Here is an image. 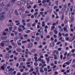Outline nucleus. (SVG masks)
<instances>
[{
  "mask_svg": "<svg viewBox=\"0 0 75 75\" xmlns=\"http://www.w3.org/2000/svg\"><path fill=\"white\" fill-rule=\"evenodd\" d=\"M30 20H31L30 19H27L26 20V22H27V23H28V22H29V21H30Z\"/></svg>",
  "mask_w": 75,
  "mask_h": 75,
  "instance_id": "obj_57",
  "label": "nucleus"
},
{
  "mask_svg": "<svg viewBox=\"0 0 75 75\" xmlns=\"http://www.w3.org/2000/svg\"><path fill=\"white\" fill-rule=\"evenodd\" d=\"M16 51H17V52H20L21 51V49L18 48L17 49Z\"/></svg>",
  "mask_w": 75,
  "mask_h": 75,
  "instance_id": "obj_28",
  "label": "nucleus"
},
{
  "mask_svg": "<svg viewBox=\"0 0 75 75\" xmlns=\"http://www.w3.org/2000/svg\"><path fill=\"white\" fill-rule=\"evenodd\" d=\"M21 10L22 12H24V11H25V8L23 6H22L21 7Z\"/></svg>",
  "mask_w": 75,
  "mask_h": 75,
  "instance_id": "obj_9",
  "label": "nucleus"
},
{
  "mask_svg": "<svg viewBox=\"0 0 75 75\" xmlns=\"http://www.w3.org/2000/svg\"><path fill=\"white\" fill-rule=\"evenodd\" d=\"M68 23V20H65L64 22V24H67Z\"/></svg>",
  "mask_w": 75,
  "mask_h": 75,
  "instance_id": "obj_50",
  "label": "nucleus"
},
{
  "mask_svg": "<svg viewBox=\"0 0 75 75\" xmlns=\"http://www.w3.org/2000/svg\"><path fill=\"white\" fill-rule=\"evenodd\" d=\"M35 51H36V50H35V49H34L32 50V51H31L32 52H35Z\"/></svg>",
  "mask_w": 75,
  "mask_h": 75,
  "instance_id": "obj_38",
  "label": "nucleus"
},
{
  "mask_svg": "<svg viewBox=\"0 0 75 75\" xmlns=\"http://www.w3.org/2000/svg\"><path fill=\"white\" fill-rule=\"evenodd\" d=\"M9 57V54H6V58H8Z\"/></svg>",
  "mask_w": 75,
  "mask_h": 75,
  "instance_id": "obj_51",
  "label": "nucleus"
},
{
  "mask_svg": "<svg viewBox=\"0 0 75 75\" xmlns=\"http://www.w3.org/2000/svg\"><path fill=\"white\" fill-rule=\"evenodd\" d=\"M6 6L7 7H9L11 6V4H8L6 5Z\"/></svg>",
  "mask_w": 75,
  "mask_h": 75,
  "instance_id": "obj_23",
  "label": "nucleus"
},
{
  "mask_svg": "<svg viewBox=\"0 0 75 75\" xmlns=\"http://www.w3.org/2000/svg\"><path fill=\"white\" fill-rule=\"evenodd\" d=\"M47 66V64H45L42 65V67H40V68H42V69H44V67H45Z\"/></svg>",
  "mask_w": 75,
  "mask_h": 75,
  "instance_id": "obj_10",
  "label": "nucleus"
},
{
  "mask_svg": "<svg viewBox=\"0 0 75 75\" xmlns=\"http://www.w3.org/2000/svg\"><path fill=\"white\" fill-rule=\"evenodd\" d=\"M4 72L5 74H8V71H7L6 70H5L4 71Z\"/></svg>",
  "mask_w": 75,
  "mask_h": 75,
  "instance_id": "obj_29",
  "label": "nucleus"
},
{
  "mask_svg": "<svg viewBox=\"0 0 75 75\" xmlns=\"http://www.w3.org/2000/svg\"><path fill=\"white\" fill-rule=\"evenodd\" d=\"M15 1H16V0H12V1H11V2L12 3H14Z\"/></svg>",
  "mask_w": 75,
  "mask_h": 75,
  "instance_id": "obj_46",
  "label": "nucleus"
},
{
  "mask_svg": "<svg viewBox=\"0 0 75 75\" xmlns=\"http://www.w3.org/2000/svg\"><path fill=\"white\" fill-rule=\"evenodd\" d=\"M12 28H13V27H11L9 28V30L10 31H11L12 30Z\"/></svg>",
  "mask_w": 75,
  "mask_h": 75,
  "instance_id": "obj_54",
  "label": "nucleus"
},
{
  "mask_svg": "<svg viewBox=\"0 0 75 75\" xmlns=\"http://www.w3.org/2000/svg\"><path fill=\"white\" fill-rule=\"evenodd\" d=\"M4 11H8V8H5L4 9Z\"/></svg>",
  "mask_w": 75,
  "mask_h": 75,
  "instance_id": "obj_42",
  "label": "nucleus"
},
{
  "mask_svg": "<svg viewBox=\"0 0 75 75\" xmlns=\"http://www.w3.org/2000/svg\"><path fill=\"white\" fill-rule=\"evenodd\" d=\"M40 72H42V73H43V72H44V71H43V69H40Z\"/></svg>",
  "mask_w": 75,
  "mask_h": 75,
  "instance_id": "obj_26",
  "label": "nucleus"
},
{
  "mask_svg": "<svg viewBox=\"0 0 75 75\" xmlns=\"http://www.w3.org/2000/svg\"><path fill=\"white\" fill-rule=\"evenodd\" d=\"M25 50L26 51L25 52V54L26 55L28 54V53H29V51H28V49H25Z\"/></svg>",
  "mask_w": 75,
  "mask_h": 75,
  "instance_id": "obj_8",
  "label": "nucleus"
},
{
  "mask_svg": "<svg viewBox=\"0 0 75 75\" xmlns=\"http://www.w3.org/2000/svg\"><path fill=\"white\" fill-rule=\"evenodd\" d=\"M7 36H1V39L2 40H6L7 39Z\"/></svg>",
  "mask_w": 75,
  "mask_h": 75,
  "instance_id": "obj_4",
  "label": "nucleus"
},
{
  "mask_svg": "<svg viewBox=\"0 0 75 75\" xmlns=\"http://www.w3.org/2000/svg\"><path fill=\"white\" fill-rule=\"evenodd\" d=\"M60 44H61V42H58L57 43V45H59Z\"/></svg>",
  "mask_w": 75,
  "mask_h": 75,
  "instance_id": "obj_45",
  "label": "nucleus"
},
{
  "mask_svg": "<svg viewBox=\"0 0 75 75\" xmlns=\"http://www.w3.org/2000/svg\"><path fill=\"white\" fill-rule=\"evenodd\" d=\"M6 65V64H4L3 66L1 67V68H2L3 70H4V67Z\"/></svg>",
  "mask_w": 75,
  "mask_h": 75,
  "instance_id": "obj_15",
  "label": "nucleus"
},
{
  "mask_svg": "<svg viewBox=\"0 0 75 75\" xmlns=\"http://www.w3.org/2000/svg\"><path fill=\"white\" fill-rule=\"evenodd\" d=\"M14 59L15 60V61H16V60H17V57H14Z\"/></svg>",
  "mask_w": 75,
  "mask_h": 75,
  "instance_id": "obj_61",
  "label": "nucleus"
},
{
  "mask_svg": "<svg viewBox=\"0 0 75 75\" xmlns=\"http://www.w3.org/2000/svg\"><path fill=\"white\" fill-rule=\"evenodd\" d=\"M11 45L13 46H15V43L14 42H12L11 43Z\"/></svg>",
  "mask_w": 75,
  "mask_h": 75,
  "instance_id": "obj_48",
  "label": "nucleus"
},
{
  "mask_svg": "<svg viewBox=\"0 0 75 75\" xmlns=\"http://www.w3.org/2000/svg\"><path fill=\"white\" fill-rule=\"evenodd\" d=\"M17 44L19 46H20V45H21V42H18V41H17Z\"/></svg>",
  "mask_w": 75,
  "mask_h": 75,
  "instance_id": "obj_36",
  "label": "nucleus"
},
{
  "mask_svg": "<svg viewBox=\"0 0 75 75\" xmlns=\"http://www.w3.org/2000/svg\"><path fill=\"white\" fill-rule=\"evenodd\" d=\"M6 14V13L5 12H2L0 13V16H1L0 17L1 20H3L5 16L3 15V14Z\"/></svg>",
  "mask_w": 75,
  "mask_h": 75,
  "instance_id": "obj_1",
  "label": "nucleus"
},
{
  "mask_svg": "<svg viewBox=\"0 0 75 75\" xmlns=\"http://www.w3.org/2000/svg\"><path fill=\"white\" fill-rule=\"evenodd\" d=\"M17 4L18 6H20L21 4V2L18 1L17 3Z\"/></svg>",
  "mask_w": 75,
  "mask_h": 75,
  "instance_id": "obj_11",
  "label": "nucleus"
},
{
  "mask_svg": "<svg viewBox=\"0 0 75 75\" xmlns=\"http://www.w3.org/2000/svg\"><path fill=\"white\" fill-rule=\"evenodd\" d=\"M13 11H14L13 10H12L10 11L9 13V14H12L13 13Z\"/></svg>",
  "mask_w": 75,
  "mask_h": 75,
  "instance_id": "obj_22",
  "label": "nucleus"
},
{
  "mask_svg": "<svg viewBox=\"0 0 75 75\" xmlns=\"http://www.w3.org/2000/svg\"><path fill=\"white\" fill-rule=\"evenodd\" d=\"M30 30H28L26 31L25 33L26 34H28L30 32Z\"/></svg>",
  "mask_w": 75,
  "mask_h": 75,
  "instance_id": "obj_30",
  "label": "nucleus"
},
{
  "mask_svg": "<svg viewBox=\"0 0 75 75\" xmlns=\"http://www.w3.org/2000/svg\"><path fill=\"white\" fill-rule=\"evenodd\" d=\"M35 69H36V71L38 75H40V73L38 72V67H36Z\"/></svg>",
  "mask_w": 75,
  "mask_h": 75,
  "instance_id": "obj_7",
  "label": "nucleus"
},
{
  "mask_svg": "<svg viewBox=\"0 0 75 75\" xmlns=\"http://www.w3.org/2000/svg\"><path fill=\"white\" fill-rule=\"evenodd\" d=\"M15 13L16 15V16H18V15H19V13H18L17 10H16L15 11Z\"/></svg>",
  "mask_w": 75,
  "mask_h": 75,
  "instance_id": "obj_16",
  "label": "nucleus"
},
{
  "mask_svg": "<svg viewBox=\"0 0 75 75\" xmlns=\"http://www.w3.org/2000/svg\"><path fill=\"white\" fill-rule=\"evenodd\" d=\"M33 3H34L31 2V1L30 0H28L27 2V6H28V5H29L30 4H33Z\"/></svg>",
  "mask_w": 75,
  "mask_h": 75,
  "instance_id": "obj_2",
  "label": "nucleus"
},
{
  "mask_svg": "<svg viewBox=\"0 0 75 75\" xmlns=\"http://www.w3.org/2000/svg\"><path fill=\"white\" fill-rule=\"evenodd\" d=\"M71 55L72 57L73 56L74 57H75V53H71Z\"/></svg>",
  "mask_w": 75,
  "mask_h": 75,
  "instance_id": "obj_27",
  "label": "nucleus"
},
{
  "mask_svg": "<svg viewBox=\"0 0 75 75\" xmlns=\"http://www.w3.org/2000/svg\"><path fill=\"white\" fill-rule=\"evenodd\" d=\"M33 73L35 75H37V73H36V72H35V71H33Z\"/></svg>",
  "mask_w": 75,
  "mask_h": 75,
  "instance_id": "obj_63",
  "label": "nucleus"
},
{
  "mask_svg": "<svg viewBox=\"0 0 75 75\" xmlns=\"http://www.w3.org/2000/svg\"><path fill=\"white\" fill-rule=\"evenodd\" d=\"M74 20V18H72L71 19V23L73 22Z\"/></svg>",
  "mask_w": 75,
  "mask_h": 75,
  "instance_id": "obj_41",
  "label": "nucleus"
},
{
  "mask_svg": "<svg viewBox=\"0 0 75 75\" xmlns=\"http://www.w3.org/2000/svg\"><path fill=\"white\" fill-rule=\"evenodd\" d=\"M47 2V1L45 0H43L42 1V3H45Z\"/></svg>",
  "mask_w": 75,
  "mask_h": 75,
  "instance_id": "obj_47",
  "label": "nucleus"
},
{
  "mask_svg": "<svg viewBox=\"0 0 75 75\" xmlns=\"http://www.w3.org/2000/svg\"><path fill=\"white\" fill-rule=\"evenodd\" d=\"M52 28L51 29V30H53L54 28H55V27L54 26H52L51 27Z\"/></svg>",
  "mask_w": 75,
  "mask_h": 75,
  "instance_id": "obj_44",
  "label": "nucleus"
},
{
  "mask_svg": "<svg viewBox=\"0 0 75 75\" xmlns=\"http://www.w3.org/2000/svg\"><path fill=\"white\" fill-rule=\"evenodd\" d=\"M40 39V38L38 37H37L36 38V41H38Z\"/></svg>",
  "mask_w": 75,
  "mask_h": 75,
  "instance_id": "obj_49",
  "label": "nucleus"
},
{
  "mask_svg": "<svg viewBox=\"0 0 75 75\" xmlns=\"http://www.w3.org/2000/svg\"><path fill=\"white\" fill-rule=\"evenodd\" d=\"M64 14L62 16L61 20L62 21H63V20H64Z\"/></svg>",
  "mask_w": 75,
  "mask_h": 75,
  "instance_id": "obj_43",
  "label": "nucleus"
},
{
  "mask_svg": "<svg viewBox=\"0 0 75 75\" xmlns=\"http://www.w3.org/2000/svg\"><path fill=\"white\" fill-rule=\"evenodd\" d=\"M34 64L35 66H37V65H38V64L37 63V62H35L34 63Z\"/></svg>",
  "mask_w": 75,
  "mask_h": 75,
  "instance_id": "obj_39",
  "label": "nucleus"
},
{
  "mask_svg": "<svg viewBox=\"0 0 75 75\" xmlns=\"http://www.w3.org/2000/svg\"><path fill=\"white\" fill-rule=\"evenodd\" d=\"M38 14V13L37 12H35V13L34 14V16L35 17H37V15Z\"/></svg>",
  "mask_w": 75,
  "mask_h": 75,
  "instance_id": "obj_25",
  "label": "nucleus"
},
{
  "mask_svg": "<svg viewBox=\"0 0 75 75\" xmlns=\"http://www.w3.org/2000/svg\"><path fill=\"white\" fill-rule=\"evenodd\" d=\"M53 31L54 32V33L55 34H58V31L57 30L54 29V30Z\"/></svg>",
  "mask_w": 75,
  "mask_h": 75,
  "instance_id": "obj_20",
  "label": "nucleus"
},
{
  "mask_svg": "<svg viewBox=\"0 0 75 75\" xmlns=\"http://www.w3.org/2000/svg\"><path fill=\"white\" fill-rule=\"evenodd\" d=\"M28 35L25 34V35H24V37L25 38H27V37H28Z\"/></svg>",
  "mask_w": 75,
  "mask_h": 75,
  "instance_id": "obj_53",
  "label": "nucleus"
},
{
  "mask_svg": "<svg viewBox=\"0 0 75 75\" xmlns=\"http://www.w3.org/2000/svg\"><path fill=\"white\" fill-rule=\"evenodd\" d=\"M56 52H57V50H54L53 52V54H55V53H56Z\"/></svg>",
  "mask_w": 75,
  "mask_h": 75,
  "instance_id": "obj_62",
  "label": "nucleus"
},
{
  "mask_svg": "<svg viewBox=\"0 0 75 75\" xmlns=\"http://www.w3.org/2000/svg\"><path fill=\"white\" fill-rule=\"evenodd\" d=\"M55 46V44L53 42H51L50 43V47H54Z\"/></svg>",
  "mask_w": 75,
  "mask_h": 75,
  "instance_id": "obj_6",
  "label": "nucleus"
},
{
  "mask_svg": "<svg viewBox=\"0 0 75 75\" xmlns=\"http://www.w3.org/2000/svg\"><path fill=\"white\" fill-rule=\"evenodd\" d=\"M31 23H28L27 25L28 27H31Z\"/></svg>",
  "mask_w": 75,
  "mask_h": 75,
  "instance_id": "obj_31",
  "label": "nucleus"
},
{
  "mask_svg": "<svg viewBox=\"0 0 75 75\" xmlns=\"http://www.w3.org/2000/svg\"><path fill=\"white\" fill-rule=\"evenodd\" d=\"M15 23H17L16 24V25H20V22H19V21H15Z\"/></svg>",
  "mask_w": 75,
  "mask_h": 75,
  "instance_id": "obj_13",
  "label": "nucleus"
},
{
  "mask_svg": "<svg viewBox=\"0 0 75 75\" xmlns=\"http://www.w3.org/2000/svg\"><path fill=\"white\" fill-rule=\"evenodd\" d=\"M27 8L28 9H30V8H31V5H29L27 6Z\"/></svg>",
  "mask_w": 75,
  "mask_h": 75,
  "instance_id": "obj_37",
  "label": "nucleus"
},
{
  "mask_svg": "<svg viewBox=\"0 0 75 75\" xmlns=\"http://www.w3.org/2000/svg\"><path fill=\"white\" fill-rule=\"evenodd\" d=\"M22 61V59L21 57H20L18 59L19 61Z\"/></svg>",
  "mask_w": 75,
  "mask_h": 75,
  "instance_id": "obj_55",
  "label": "nucleus"
},
{
  "mask_svg": "<svg viewBox=\"0 0 75 75\" xmlns=\"http://www.w3.org/2000/svg\"><path fill=\"white\" fill-rule=\"evenodd\" d=\"M3 35H6L7 34V33L6 32H3Z\"/></svg>",
  "mask_w": 75,
  "mask_h": 75,
  "instance_id": "obj_33",
  "label": "nucleus"
},
{
  "mask_svg": "<svg viewBox=\"0 0 75 75\" xmlns=\"http://www.w3.org/2000/svg\"><path fill=\"white\" fill-rule=\"evenodd\" d=\"M43 6H44L45 7L46 6H47V4H43L42 5Z\"/></svg>",
  "mask_w": 75,
  "mask_h": 75,
  "instance_id": "obj_52",
  "label": "nucleus"
},
{
  "mask_svg": "<svg viewBox=\"0 0 75 75\" xmlns=\"http://www.w3.org/2000/svg\"><path fill=\"white\" fill-rule=\"evenodd\" d=\"M40 34L42 35V34H43V32L42 31H40Z\"/></svg>",
  "mask_w": 75,
  "mask_h": 75,
  "instance_id": "obj_56",
  "label": "nucleus"
},
{
  "mask_svg": "<svg viewBox=\"0 0 75 75\" xmlns=\"http://www.w3.org/2000/svg\"><path fill=\"white\" fill-rule=\"evenodd\" d=\"M44 31L46 33H48V31H47V29H45L44 30Z\"/></svg>",
  "mask_w": 75,
  "mask_h": 75,
  "instance_id": "obj_59",
  "label": "nucleus"
},
{
  "mask_svg": "<svg viewBox=\"0 0 75 75\" xmlns=\"http://www.w3.org/2000/svg\"><path fill=\"white\" fill-rule=\"evenodd\" d=\"M18 39V36H17L15 37L14 39L15 41H17V40Z\"/></svg>",
  "mask_w": 75,
  "mask_h": 75,
  "instance_id": "obj_12",
  "label": "nucleus"
},
{
  "mask_svg": "<svg viewBox=\"0 0 75 75\" xmlns=\"http://www.w3.org/2000/svg\"><path fill=\"white\" fill-rule=\"evenodd\" d=\"M45 22L44 21H43L42 22V27H45Z\"/></svg>",
  "mask_w": 75,
  "mask_h": 75,
  "instance_id": "obj_18",
  "label": "nucleus"
},
{
  "mask_svg": "<svg viewBox=\"0 0 75 75\" xmlns=\"http://www.w3.org/2000/svg\"><path fill=\"white\" fill-rule=\"evenodd\" d=\"M33 47V43H29L28 46V48H31Z\"/></svg>",
  "mask_w": 75,
  "mask_h": 75,
  "instance_id": "obj_5",
  "label": "nucleus"
},
{
  "mask_svg": "<svg viewBox=\"0 0 75 75\" xmlns=\"http://www.w3.org/2000/svg\"><path fill=\"white\" fill-rule=\"evenodd\" d=\"M56 24H57V23H52V25L53 26H55L56 25Z\"/></svg>",
  "mask_w": 75,
  "mask_h": 75,
  "instance_id": "obj_60",
  "label": "nucleus"
},
{
  "mask_svg": "<svg viewBox=\"0 0 75 75\" xmlns=\"http://www.w3.org/2000/svg\"><path fill=\"white\" fill-rule=\"evenodd\" d=\"M75 51V49H73L72 51L71 52L72 53H74V52Z\"/></svg>",
  "mask_w": 75,
  "mask_h": 75,
  "instance_id": "obj_58",
  "label": "nucleus"
},
{
  "mask_svg": "<svg viewBox=\"0 0 75 75\" xmlns=\"http://www.w3.org/2000/svg\"><path fill=\"white\" fill-rule=\"evenodd\" d=\"M9 45V40L8 41V42H6L5 43V45L6 46H8Z\"/></svg>",
  "mask_w": 75,
  "mask_h": 75,
  "instance_id": "obj_19",
  "label": "nucleus"
},
{
  "mask_svg": "<svg viewBox=\"0 0 75 75\" xmlns=\"http://www.w3.org/2000/svg\"><path fill=\"white\" fill-rule=\"evenodd\" d=\"M72 61V59H70L69 61H68V62H67L65 63H64V64H67L68 65H69L71 63Z\"/></svg>",
  "mask_w": 75,
  "mask_h": 75,
  "instance_id": "obj_3",
  "label": "nucleus"
},
{
  "mask_svg": "<svg viewBox=\"0 0 75 75\" xmlns=\"http://www.w3.org/2000/svg\"><path fill=\"white\" fill-rule=\"evenodd\" d=\"M27 15L25 14H23V15H22V17L23 18H25V17H26V16H27Z\"/></svg>",
  "mask_w": 75,
  "mask_h": 75,
  "instance_id": "obj_17",
  "label": "nucleus"
},
{
  "mask_svg": "<svg viewBox=\"0 0 75 75\" xmlns=\"http://www.w3.org/2000/svg\"><path fill=\"white\" fill-rule=\"evenodd\" d=\"M1 47H4V43L2 42L1 43Z\"/></svg>",
  "mask_w": 75,
  "mask_h": 75,
  "instance_id": "obj_24",
  "label": "nucleus"
},
{
  "mask_svg": "<svg viewBox=\"0 0 75 75\" xmlns=\"http://www.w3.org/2000/svg\"><path fill=\"white\" fill-rule=\"evenodd\" d=\"M54 59H57V56L56 55H54Z\"/></svg>",
  "mask_w": 75,
  "mask_h": 75,
  "instance_id": "obj_35",
  "label": "nucleus"
},
{
  "mask_svg": "<svg viewBox=\"0 0 75 75\" xmlns=\"http://www.w3.org/2000/svg\"><path fill=\"white\" fill-rule=\"evenodd\" d=\"M22 44H24V43H27V40H25V41H23L22 42Z\"/></svg>",
  "mask_w": 75,
  "mask_h": 75,
  "instance_id": "obj_40",
  "label": "nucleus"
},
{
  "mask_svg": "<svg viewBox=\"0 0 75 75\" xmlns=\"http://www.w3.org/2000/svg\"><path fill=\"white\" fill-rule=\"evenodd\" d=\"M33 71H34V69L32 68V69H31L29 71V72H33Z\"/></svg>",
  "mask_w": 75,
  "mask_h": 75,
  "instance_id": "obj_34",
  "label": "nucleus"
},
{
  "mask_svg": "<svg viewBox=\"0 0 75 75\" xmlns=\"http://www.w3.org/2000/svg\"><path fill=\"white\" fill-rule=\"evenodd\" d=\"M18 31H19V32H20L21 31L23 32V30L20 28H18Z\"/></svg>",
  "mask_w": 75,
  "mask_h": 75,
  "instance_id": "obj_32",
  "label": "nucleus"
},
{
  "mask_svg": "<svg viewBox=\"0 0 75 75\" xmlns=\"http://www.w3.org/2000/svg\"><path fill=\"white\" fill-rule=\"evenodd\" d=\"M19 27H22V28H23V30H25V28H24V25H19Z\"/></svg>",
  "mask_w": 75,
  "mask_h": 75,
  "instance_id": "obj_14",
  "label": "nucleus"
},
{
  "mask_svg": "<svg viewBox=\"0 0 75 75\" xmlns=\"http://www.w3.org/2000/svg\"><path fill=\"white\" fill-rule=\"evenodd\" d=\"M26 2H27L26 0H23L22 1V4H24L26 3Z\"/></svg>",
  "mask_w": 75,
  "mask_h": 75,
  "instance_id": "obj_21",
  "label": "nucleus"
},
{
  "mask_svg": "<svg viewBox=\"0 0 75 75\" xmlns=\"http://www.w3.org/2000/svg\"><path fill=\"white\" fill-rule=\"evenodd\" d=\"M10 75H13V71H11L10 73Z\"/></svg>",
  "mask_w": 75,
  "mask_h": 75,
  "instance_id": "obj_64",
  "label": "nucleus"
}]
</instances>
